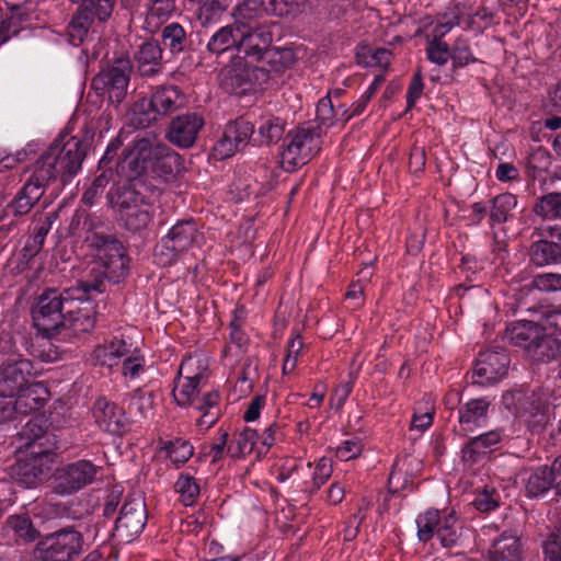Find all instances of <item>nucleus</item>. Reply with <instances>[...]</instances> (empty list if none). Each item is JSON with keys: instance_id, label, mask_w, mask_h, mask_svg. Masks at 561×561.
<instances>
[{"instance_id": "f257e3e1", "label": "nucleus", "mask_w": 561, "mask_h": 561, "mask_svg": "<svg viewBox=\"0 0 561 561\" xmlns=\"http://www.w3.org/2000/svg\"><path fill=\"white\" fill-rule=\"evenodd\" d=\"M85 148L76 136L57 138L34 164L28 181L19 191L9 208L15 216L28 214L44 195L46 186L57 178L65 183L81 169Z\"/></svg>"}, {"instance_id": "f03ea898", "label": "nucleus", "mask_w": 561, "mask_h": 561, "mask_svg": "<svg viewBox=\"0 0 561 561\" xmlns=\"http://www.w3.org/2000/svg\"><path fill=\"white\" fill-rule=\"evenodd\" d=\"M42 375L34 363L21 355L0 365V397L16 399L23 412L41 409L49 396L47 387L35 379Z\"/></svg>"}, {"instance_id": "7ed1b4c3", "label": "nucleus", "mask_w": 561, "mask_h": 561, "mask_svg": "<svg viewBox=\"0 0 561 561\" xmlns=\"http://www.w3.org/2000/svg\"><path fill=\"white\" fill-rule=\"evenodd\" d=\"M55 448L56 444L51 442L50 436L37 427V433L27 444L26 454L19 457L10 469L12 480L24 488L35 486L43 477L49 473L55 461Z\"/></svg>"}, {"instance_id": "20e7f679", "label": "nucleus", "mask_w": 561, "mask_h": 561, "mask_svg": "<svg viewBox=\"0 0 561 561\" xmlns=\"http://www.w3.org/2000/svg\"><path fill=\"white\" fill-rule=\"evenodd\" d=\"M178 160L173 152L157 135L147 133L134 140L118 164L119 172L128 180H136L148 169H156L159 162L171 163Z\"/></svg>"}, {"instance_id": "39448f33", "label": "nucleus", "mask_w": 561, "mask_h": 561, "mask_svg": "<svg viewBox=\"0 0 561 561\" xmlns=\"http://www.w3.org/2000/svg\"><path fill=\"white\" fill-rule=\"evenodd\" d=\"M206 382L176 378L173 398L179 405H193L201 415L196 423L201 431L210 428L220 416L219 393L217 390H206Z\"/></svg>"}, {"instance_id": "423d86ee", "label": "nucleus", "mask_w": 561, "mask_h": 561, "mask_svg": "<svg viewBox=\"0 0 561 561\" xmlns=\"http://www.w3.org/2000/svg\"><path fill=\"white\" fill-rule=\"evenodd\" d=\"M204 243V233L195 220H180L174 224L156 245L153 257L158 265L169 266L175 263L180 255Z\"/></svg>"}, {"instance_id": "0eeeda50", "label": "nucleus", "mask_w": 561, "mask_h": 561, "mask_svg": "<svg viewBox=\"0 0 561 561\" xmlns=\"http://www.w3.org/2000/svg\"><path fill=\"white\" fill-rule=\"evenodd\" d=\"M549 400L550 391L541 388L531 392L514 390L503 394L505 407L519 413L528 428L536 434L541 433L551 422Z\"/></svg>"}, {"instance_id": "6e6552de", "label": "nucleus", "mask_w": 561, "mask_h": 561, "mask_svg": "<svg viewBox=\"0 0 561 561\" xmlns=\"http://www.w3.org/2000/svg\"><path fill=\"white\" fill-rule=\"evenodd\" d=\"M239 53L253 61L267 65V71H278L280 67V49L272 46L273 34L270 26H257L249 32H240Z\"/></svg>"}, {"instance_id": "1a4fd4ad", "label": "nucleus", "mask_w": 561, "mask_h": 561, "mask_svg": "<svg viewBox=\"0 0 561 561\" xmlns=\"http://www.w3.org/2000/svg\"><path fill=\"white\" fill-rule=\"evenodd\" d=\"M125 227L130 231L146 229L153 216V207L146 197L133 187H125L114 202Z\"/></svg>"}, {"instance_id": "9d476101", "label": "nucleus", "mask_w": 561, "mask_h": 561, "mask_svg": "<svg viewBox=\"0 0 561 561\" xmlns=\"http://www.w3.org/2000/svg\"><path fill=\"white\" fill-rule=\"evenodd\" d=\"M69 297L68 291L62 295L55 289L46 290L38 297L33 309V321L39 332L50 335L62 325Z\"/></svg>"}, {"instance_id": "9b49d317", "label": "nucleus", "mask_w": 561, "mask_h": 561, "mask_svg": "<svg viewBox=\"0 0 561 561\" xmlns=\"http://www.w3.org/2000/svg\"><path fill=\"white\" fill-rule=\"evenodd\" d=\"M319 136L309 127H298L287 134L283 149V170L291 172L305 165L319 151Z\"/></svg>"}, {"instance_id": "f8f14e48", "label": "nucleus", "mask_w": 561, "mask_h": 561, "mask_svg": "<svg viewBox=\"0 0 561 561\" xmlns=\"http://www.w3.org/2000/svg\"><path fill=\"white\" fill-rule=\"evenodd\" d=\"M130 71V61L126 58H118L112 66L102 69L93 78L92 88L99 94L107 95L112 103L119 104L127 94Z\"/></svg>"}, {"instance_id": "ddd939ff", "label": "nucleus", "mask_w": 561, "mask_h": 561, "mask_svg": "<svg viewBox=\"0 0 561 561\" xmlns=\"http://www.w3.org/2000/svg\"><path fill=\"white\" fill-rule=\"evenodd\" d=\"M82 535L73 529H62L46 537L38 547L42 561H70L82 551Z\"/></svg>"}, {"instance_id": "4468645a", "label": "nucleus", "mask_w": 561, "mask_h": 561, "mask_svg": "<svg viewBox=\"0 0 561 561\" xmlns=\"http://www.w3.org/2000/svg\"><path fill=\"white\" fill-rule=\"evenodd\" d=\"M147 523L145 500L137 495L126 501L119 512L114 528V537L123 543H128L137 538Z\"/></svg>"}, {"instance_id": "2eb2a0df", "label": "nucleus", "mask_w": 561, "mask_h": 561, "mask_svg": "<svg viewBox=\"0 0 561 561\" xmlns=\"http://www.w3.org/2000/svg\"><path fill=\"white\" fill-rule=\"evenodd\" d=\"M98 467L89 460H78L58 468L54 473L57 494H71L93 482Z\"/></svg>"}, {"instance_id": "dca6fc26", "label": "nucleus", "mask_w": 561, "mask_h": 561, "mask_svg": "<svg viewBox=\"0 0 561 561\" xmlns=\"http://www.w3.org/2000/svg\"><path fill=\"white\" fill-rule=\"evenodd\" d=\"M257 71L256 68L250 67L243 57L238 56L221 69L219 73L220 84L231 94L250 93L256 88Z\"/></svg>"}, {"instance_id": "f3484780", "label": "nucleus", "mask_w": 561, "mask_h": 561, "mask_svg": "<svg viewBox=\"0 0 561 561\" xmlns=\"http://www.w3.org/2000/svg\"><path fill=\"white\" fill-rule=\"evenodd\" d=\"M96 310L94 304L81 297H69L61 327L70 330L73 334L89 333L95 325Z\"/></svg>"}, {"instance_id": "a211bd4d", "label": "nucleus", "mask_w": 561, "mask_h": 561, "mask_svg": "<svg viewBox=\"0 0 561 561\" xmlns=\"http://www.w3.org/2000/svg\"><path fill=\"white\" fill-rule=\"evenodd\" d=\"M96 259L104 267V275L118 282L127 274L128 257L121 242L102 238V244L96 251Z\"/></svg>"}, {"instance_id": "6ab92c4d", "label": "nucleus", "mask_w": 561, "mask_h": 561, "mask_svg": "<svg viewBox=\"0 0 561 561\" xmlns=\"http://www.w3.org/2000/svg\"><path fill=\"white\" fill-rule=\"evenodd\" d=\"M554 489L561 493V457L554 459L552 465L537 468L527 479L525 491L528 497H538Z\"/></svg>"}, {"instance_id": "aec40b11", "label": "nucleus", "mask_w": 561, "mask_h": 561, "mask_svg": "<svg viewBox=\"0 0 561 561\" xmlns=\"http://www.w3.org/2000/svg\"><path fill=\"white\" fill-rule=\"evenodd\" d=\"M204 126V119L196 113H187L173 118L167 137L170 142L180 148L192 147Z\"/></svg>"}, {"instance_id": "412c9836", "label": "nucleus", "mask_w": 561, "mask_h": 561, "mask_svg": "<svg viewBox=\"0 0 561 561\" xmlns=\"http://www.w3.org/2000/svg\"><path fill=\"white\" fill-rule=\"evenodd\" d=\"M508 356L504 351L481 352L476 364L474 373L478 382H496L503 378L508 367Z\"/></svg>"}, {"instance_id": "4be33fe9", "label": "nucleus", "mask_w": 561, "mask_h": 561, "mask_svg": "<svg viewBox=\"0 0 561 561\" xmlns=\"http://www.w3.org/2000/svg\"><path fill=\"white\" fill-rule=\"evenodd\" d=\"M98 426L114 434L121 433L127 425V417L123 410L105 398H99L92 409Z\"/></svg>"}, {"instance_id": "5701e85b", "label": "nucleus", "mask_w": 561, "mask_h": 561, "mask_svg": "<svg viewBox=\"0 0 561 561\" xmlns=\"http://www.w3.org/2000/svg\"><path fill=\"white\" fill-rule=\"evenodd\" d=\"M524 548L520 538L511 531L496 537L488 551V561H522Z\"/></svg>"}, {"instance_id": "b1692460", "label": "nucleus", "mask_w": 561, "mask_h": 561, "mask_svg": "<svg viewBox=\"0 0 561 561\" xmlns=\"http://www.w3.org/2000/svg\"><path fill=\"white\" fill-rule=\"evenodd\" d=\"M134 341L128 336H116L112 341L98 345L93 351L94 359L102 366H117L128 355Z\"/></svg>"}, {"instance_id": "393cba45", "label": "nucleus", "mask_w": 561, "mask_h": 561, "mask_svg": "<svg viewBox=\"0 0 561 561\" xmlns=\"http://www.w3.org/2000/svg\"><path fill=\"white\" fill-rule=\"evenodd\" d=\"M490 402L485 399H472L458 410V422L463 435L473 432L484 423Z\"/></svg>"}, {"instance_id": "a878e982", "label": "nucleus", "mask_w": 561, "mask_h": 561, "mask_svg": "<svg viewBox=\"0 0 561 561\" xmlns=\"http://www.w3.org/2000/svg\"><path fill=\"white\" fill-rule=\"evenodd\" d=\"M502 439V432L490 431L471 438L462 448V459L470 465L482 460L488 453Z\"/></svg>"}, {"instance_id": "bb28decb", "label": "nucleus", "mask_w": 561, "mask_h": 561, "mask_svg": "<svg viewBox=\"0 0 561 561\" xmlns=\"http://www.w3.org/2000/svg\"><path fill=\"white\" fill-rule=\"evenodd\" d=\"M542 325L534 321L520 320L506 329V339L510 343L524 347L529 352L531 346L540 339Z\"/></svg>"}, {"instance_id": "cd10ccee", "label": "nucleus", "mask_w": 561, "mask_h": 561, "mask_svg": "<svg viewBox=\"0 0 561 561\" xmlns=\"http://www.w3.org/2000/svg\"><path fill=\"white\" fill-rule=\"evenodd\" d=\"M93 15H95L94 9L78 7L67 27V35L70 44L78 46L83 43L92 26Z\"/></svg>"}, {"instance_id": "c85d7f7f", "label": "nucleus", "mask_w": 561, "mask_h": 561, "mask_svg": "<svg viewBox=\"0 0 561 561\" xmlns=\"http://www.w3.org/2000/svg\"><path fill=\"white\" fill-rule=\"evenodd\" d=\"M529 249L530 261L537 266L561 263V245L546 239H533Z\"/></svg>"}, {"instance_id": "c756f323", "label": "nucleus", "mask_w": 561, "mask_h": 561, "mask_svg": "<svg viewBox=\"0 0 561 561\" xmlns=\"http://www.w3.org/2000/svg\"><path fill=\"white\" fill-rule=\"evenodd\" d=\"M158 116H165L184 104L182 92L173 85L162 87L150 98Z\"/></svg>"}, {"instance_id": "7c9ffc66", "label": "nucleus", "mask_w": 561, "mask_h": 561, "mask_svg": "<svg viewBox=\"0 0 561 561\" xmlns=\"http://www.w3.org/2000/svg\"><path fill=\"white\" fill-rule=\"evenodd\" d=\"M138 69L142 76H152L161 68L162 50L157 42H146L136 55Z\"/></svg>"}, {"instance_id": "2f4dec72", "label": "nucleus", "mask_w": 561, "mask_h": 561, "mask_svg": "<svg viewBox=\"0 0 561 561\" xmlns=\"http://www.w3.org/2000/svg\"><path fill=\"white\" fill-rule=\"evenodd\" d=\"M238 31L233 24L219 27L209 38L207 50L213 55H221L232 47L239 50Z\"/></svg>"}, {"instance_id": "473e14b6", "label": "nucleus", "mask_w": 561, "mask_h": 561, "mask_svg": "<svg viewBox=\"0 0 561 561\" xmlns=\"http://www.w3.org/2000/svg\"><path fill=\"white\" fill-rule=\"evenodd\" d=\"M261 12L262 9L257 0H244L238 4L232 12V24L237 27L238 33L249 32V30L256 27L255 22Z\"/></svg>"}, {"instance_id": "72a5a7b5", "label": "nucleus", "mask_w": 561, "mask_h": 561, "mask_svg": "<svg viewBox=\"0 0 561 561\" xmlns=\"http://www.w3.org/2000/svg\"><path fill=\"white\" fill-rule=\"evenodd\" d=\"M128 414L136 421L148 420L154 415L152 392L137 389L129 396L127 405Z\"/></svg>"}, {"instance_id": "f704fd0d", "label": "nucleus", "mask_w": 561, "mask_h": 561, "mask_svg": "<svg viewBox=\"0 0 561 561\" xmlns=\"http://www.w3.org/2000/svg\"><path fill=\"white\" fill-rule=\"evenodd\" d=\"M208 365L202 354H192L185 357L179 368L178 377L186 380L206 382Z\"/></svg>"}, {"instance_id": "c9c22d12", "label": "nucleus", "mask_w": 561, "mask_h": 561, "mask_svg": "<svg viewBox=\"0 0 561 561\" xmlns=\"http://www.w3.org/2000/svg\"><path fill=\"white\" fill-rule=\"evenodd\" d=\"M158 118L154 106L148 98L136 101L128 112L129 124L136 128H147Z\"/></svg>"}, {"instance_id": "e433bc0d", "label": "nucleus", "mask_w": 561, "mask_h": 561, "mask_svg": "<svg viewBox=\"0 0 561 561\" xmlns=\"http://www.w3.org/2000/svg\"><path fill=\"white\" fill-rule=\"evenodd\" d=\"M122 375L127 380L138 379L146 370V358L138 342H134L128 355L122 359Z\"/></svg>"}, {"instance_id": "4c0bfd02", "label": "nucleus", "mask_w": 561, "mask_h": 561, "mask_svg": "<svg viewBox=\"0 0 561 561\" xmlns=\"http://www.w3.org/2000/svg\"><path fill=\"white\" fill-rule=\"evenodd\" d=\"M437 537L444 548L458 546L461 539V527L454 511L443 516L440 526L437 528Z\"/></svg>"}, {"instance_id": "58836bf2", "label": "nucleus", "mask_w": 561, "mask_h": 561, "mask_svg": "<svg viewBox=\"0 0 561 561\" xmlns=\"http://www.w3.org/2000/svg\"><path fill=\"white\" fill-rule=\"evenodd\" d=\"M560 352V342L553 337V334L541 330L540 339L534 343L529 350V354L536 360L549 362L553 359Z\"/></svg>"}, {"instance_id": "ea45409f", "label": "nucleus", "mask_w": 561, "mask_h": 561, "mask_svg": "<svg viewBox=\"0 0 561 561\" xmlns=\"http://www.w3.org/2000/svg\"><path fill=\"white\" fill-rule=\"evenodd\" d=\"M3 529L8 533L12 531L16 540L33 541L37 536L36 529L26 515L9 516L4 523Z\"/></svg>"}, {"instance_id": "a19ab883", "label": "nucleus", "mask_w": 561, "mask_h": 561, "mask_svg": "<svg viewBox=\"0 0 561 561\" xmlns=\"http://www.w3.org/2000/svg\"><path fill=\"white\" fill-rule=\"evenodd\" d=\"M256 439L257 435L254 430L244 428L229 443L227 455L231 458H241L249 455L253 450Z\"/></svg>"}, {"instance_id": "79ce46f5", "label": "nucleus", "mask_w": 561, "mask_h": 561, "mask_svg": "<svg viewBox=\"0 0 561 561\" xmlns=\"http://www.w3.org/2000/svg\"><path fill=\"white\" fill-rule=\"evenodd\" d=\"M533 211L545 220L561 218V193L543 195L536 202Z\"/></svg>"}, {"instance_id": "37998d69", "label": "nucleus", "mask_w": 561, "mask_h": 561, "mask_svg": "<svg viewBox=\"0 0 561 561\" xmlns=\"http://www.w3.org/2000/svg\"><path fill=\"white\" fill-rule=\"evenodd\" d=\"M180 494V501L185 506H192L197 501L201 488L196 479L188 473H181L174 484Z\"/></svg>"}, {"instance_id": "c03bdc74", "label": "nucleus", "mask_w": 561, "mask_h": 561, "mask_svg": "<svg viewBox=\"0 0 561 561\" xmlns=\"http://www.w3.org/2000/svg\"><path fill=\"white\" fill-rule=\"evenodd\" d=\"M225 133L231 139V142L240 150L249 144L254 133V127L248 121L236 119L227 124Z\"/></svg>"}, {"instance_id": "a18cd8bd", "label": "nucleus", "mask_w": 561, "mask_h": 561, "mask_svg": "<svg viewBox=\"0 0 561 561\" xmlns=\"http://www.w3.org/2000/svg\"><path fill=\"white\" fill-rule=\"evenodd\" d=\"M443 516L436 510H428L416 519L417 537L421 541H428L437 535V528L440 526Z\"/></svg>"}, {"instance_id": "49530a36", "label": "nucleus", "mask_w": 561, "mask_h": 561, "mask_svg": "<svg viewBox=\"0 0 561 561\" xmlns=\"http://www.w3.org/2000/svg\"><path fill=\"white\" fill-rule=\"evenodd\" d=\"M517 198L511 193H503L492 199L490 217L492 221L505 222L511 211L516 207Z\"/></svg>"}, {"instance_id": "de8ad7c7", "label": "nucleus", "mask_w": 561, "mask_h": 561, "mask_svg": "<svg viewBox=\"0 0 561 561\" xmlns=\"http://www.w3.org/2000/svg\"><path fill=\"white\" fill-rule=\"evenodd\" d=\"M167 457L175 465L181 466L185 463L194 454L193 446L183 439H175L164 443L161 447Z\"/></svg>"}, {"instance_id": "09e8293b", "label": "nucleus", "mask_w": 561, "mask_h": 561, "mask_svg": "<svg viewBox=\"0 0 561 561\" xmlns=\"http://www.w3.org/2000/svg\"><path fill=\"white\" fill-rule=\"evenodd\" d=\"M360 62L367 67L387 68L390 65L392 54L386 48L371 49L368 47L363 48V51L357 54Z\"/></svg>"}, {"instance_id": "8fccbe9b", "label": "nucleus", "mask_w": 561, "mask_h": 561, "mask_svg": "<svg viewBox=\"0 0 561 561\" xmlns=\"http://www.w3.org/2000/svg\"><path fill=\"white\" fill-rule=\"evenodd\" d=\"M185 31L179 23H171L162 31V39L172 53H180L184 48Z\"/></svg>"}, {"instance_id": "3c124183", "label": "nucleus", "mask_w": 561, "mask_h": 561, "mask_svg": "<svg viewBox=\"0 0 561 561\" xmlns=\"http://www.w3.org/2000/svg\"><path fill=\"white\" fill-rule=\"evenodd\" d=\"M148 19H156L157 24L169 19L175 11L174 0H148Z\"/></svg>"}, {"instance_id": "603ef678", "label": "nucleus", "mask_w": 561, "mask_h": 561, "mask_svg": "<svg viewBox=\"0 0 561 561\" xmlns=\"http://www.w3.org/2000/svg\"><path fill=\"white\" fill-rule=\"evenodd\" d=\"M529 286L539 291L553 293L561 290V274L545 273L536 275Z\"/></svg>"}, {"instance_id": "864d4df0", "label": "nucleus", "mask_w": 561, "mask_h": 561, "mask_svg": "<svg viewBox=\"0 0 561 561\" xmlns=\"http://www.w3.org/2000/svg\"><path fill=\"white\" fill-rule=\"evenodd\" d=\"M302 347L304 342L299 334L288 341L286 358L283 362V374H290L295 370Z\"/></svg>"}, {"instance_id": "5fc2aeb1", "label": "nucleus", "mask_w": 561, "mask_h": 561, "mask_svg": "<svg viewBox=\"0 0 561 561\" xmlns=\"http://www.w3.org/2000/svg\"><path fill=\"white\" fill-rule=\"evenodd\" d=\"M79 7H85L87 9H94V14L100 22L106 21L115 7L116 0H98L94 3L93 0H72Z\"/></svg>"}, {"instance_id": "6e6d98bb", "label": "nucleus", "mask_w": 561, "mask_h": 561, "mask_svg": "<svg viewBox=\"0 0 561 561\" xmlns=\"http://www.w3.org/2000/svg\"><path fill=\"white\" fill-rule=\"evenodd\" d=\"M427 58L438 65H445L450 58V49L446 43L432 38L426 48Z\"/></svg>"}, {"instance_id": "4d7b16f0", "label": "nucleus", "mask_w": 561, "mask_h": 561, "mask_svg": "<svg viewBox=\"0 0 561 561\" xmlns=\"http://www.w3.org/2000/svg\"><path fill=\"white\" fill-rule=\"evenodd\" d=\"M450 58L457 67H463L474 61L468 41L459 37L450 49Z\"/></svg>"}, {"instance_id": "13d9d810", "label": "nucleus", "mask_w": 561, "mask_h": 561, "mask_svg": "<svg viewBox=\"0 0 561 561\" xmlns=\"http://www.w3.org/2000/svg\"><path fill=\"white\" fill-rule=\"evenodd\" d=\"M339 111H335V105L332 104L331 93L322 98L317 105V118L321 124L332 126L336 123Z\"/></svg>"}, {"instance_id": "bf43d9fd", "label": "nucleus", "mask_w": 561, "mask_h": 561, "mask_svg": "<svg viewBox=\"0 0 561 561\" xmlns=\"http://www.w3.org/2000/svg\"><path fill=\"white\" fill-rule=\"evenodd\" d=\"M230 344L225 351V362L226 365H232V362L229 360L230 355L239 357L242 353V347L247 343V336L243 333L242 329L230 328Z\"/></svg>"}, {"instance_id": "052dcab7", "label": "nucleus", "mask_w": 561, "mask_h": 561, "mask_svg": "<svg viewBox=\"0 0 561 561\" xmlns=\"http://www.w3.org/2000/svg\"><path fill=\"white\" fill-rule=\"evenodd\" d=\"M363 451V444L358 438L344 440L335 449V456L342 461H348L358 457Z\"/></svg>"}, {"instance_id": "680f3d73", "label": "nucleus", "mask_w": 561, "mask_h": 561, "mask_svg": "<svg viewBox=\"0 0 561 561\" xmlns=\"http://www.w3.org/2000/svg\"><path fill=\"white\" fill-rule=\"evenodd\" d=\"M332 470V461L327 457L320 458L312 472V489L318 490L331 477Z\"/></svg>"}, {"instance_id": "e2e57ef3", "label": "nucleus", "mask_w": 561, "mask_h": 561, "mask_svg": "<svg viewBox=\"0 0 561 561\" xmlns=\"http://www.w3.org/2000/svg\"><path fill=\"white\" fill-rule=\"evenodd\" d=\"M530 239H546L554 241L560 244L561 242V226L552 224H541L536 226L530 234Z\"/></svg>"}, {"instance_id": "0e129e2a", "label": "nucleus", "mask_w": 561, "mask_h": 561, "mask_svg": "<svg viewBox=\"0 0 561 561\" xmlns=\"http://www.w3.org/2000/svg\"><path fill=\"white\" fill-rule=\"evenodd\" d=\"M413 463L419 467L421 462L413 457H404L403 459L397 460L389 476V484L399 488L401 479H403V476L408 472V467Z\"/></svg>"}, {"instance_id": "69168bd1", "label": "nucleus", "mask_w": 561, "mask_h": 561, "mask_svg": "<svg viewBox=\"0 0 561 561\" xmlns=\"http://www.w3.org/2000/svg\"><path fill=\"white\" fill-rule=\"evenodd\" d=\"M542 329L551 334L561 333V305L545 311L541 318Z\"/></svg>"}, {"instance_id": "338daca9", "label": "nucleus", "mask_w": 561, "mask_h": 561, "mask_svg": "<svg viewBox=\"0 0 561 561\" xmlns=\"http://www.w3.org/2000/svg\"><path fill=\"white\" fill-rule=\"evenodd\" d=\"M237 151H239V149L224 131L222 136L213 147V157L217 160H225L232 157Z\"/></svg>"}, {"instance_id": "774afa93", "label": "nucleus", "mask_w": 561, "mask_h": 561, "mask_svg": "<svg viewBox=\"0 0 561 561\" xmlns=\"http://www.w3.org/2000/svg\"><path fill=\"white\" fill-rule=\"evenodd\" d=\"M545 561H561V538L559 533H551L543 542Z\"/></svg>"}]
</instances>
